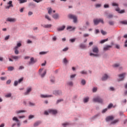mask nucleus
<instances>
[{"mask_svg":"<svg viewBox=\"0 0 127 127\" xmlns=\"http://www.w3.org/2000/svg\"><path fill=\"white\" fill-rule=\"evenodd\" d=\"M113 6H116L115 8V10L118 12V13H125V10H121L120 7H119V4L117 3H112Z\"/></svg>","mask_w":127,"mask_h":127,"instance_id":"f257e3e1","label":"nucleus"},{"mask_svg":"<svg viewBox=\"0 0 127 127\" xmlns=\"http://www.w3.org/2000/svg\"><path fill=\"white\" fill-rule=\"evenodd\" d=\"M93 101L94 103H98L101 105L104 104V99L99 96L93 98Z\"/></svg>","mask_w":127,"mask_h":127,"instance_id":"f03ea898","label":"nucleus"},{"mask_svg":"<svg viewBox=\"0 0 127 127\" xmlns=\"http://www.w3.org/2000/svg\"><path fill=\"white\" fill-rule=\"evenodd\" d=\"M126 75H127V73L126 72L119 74L118 77H119L120 78L117 79L118 82H121V81H124V80H125Z\"/></svg>","mask_w":127,"mask_h":127,"instance_id":"7ed1b4c3","label":"nucleus"},{"mask_svg":"<svg viewBox=\"0 0 127 127\" xmlns=\"http://www.w3.org/2000/svg\"><path fill=\"white\" fill-rule=\"evenodd\" d=\"M53 94L55 96H62V91L59 90H54L53 92Z\"/></svg>","mask_w":127,"mask_h":127,"instance_id":"20e7f679","label":"nucleus"},{"mask_svg":"<svg viewBox=\"0 0 127 127\" xmlns=\"http://www.w3.org/2000/svg\"><path fill=\"white\" fill-rule=\"evenodd\" d=\"M37 62V59H34V58L32 57L30 59V62H29V65H33Z\"/></svg>","mask_w":127,"mask_h":127,"instance_id":"39448f33","label":"nucleus"},{"mask_svg":"<svg viewBox=\"0 0 127 127\" xmlns=\"http://www.w3.org/2000/svg\"><path fill=\"white\" fill-rule=\"evenodd\" d=\"M7 4H8V6H6L5 7V8H6V9H9L10 7H13V4H12V1H9L8 2H7Z\"/></svg>","mask_w":127,"mask_h":127,"instance_id":"423d86ee","label":"nucleus"},{"mask_svg":"<svg viewBox=\"0 0 127 127\" xmlns=\"http://www.w3.org/2000/svg\"><path fill=\"white\" fill-rule=\"evenodd\" d=\"M49 114H51L52 115H57L58 114V112L56 110L54 109H49Z\"/></svg>","mask_w":127,"mask_h":127,"instance_id":"0eeeda50","label":"nucleus"},{"mask_svg":"<svg viewBox=\"0 0 127 127\" xmlns=\"http://www.w3.org/2000/svg\"><path fill=\"white\" fill-rule=\"evenodd\" d=\"M66 25H63L62 26L57 28V31H59V32H60V31H64Z\"/></svg>","mask_w":127,"mask_h":127,"instance_id":"6e6552de","label":"nucleus"},{"mask_svg":"<svg viewBox=\"0 0 127 127\" xmlns=\"http://www.w3.org/2000/svg\"><path fill=\"white\" fill-rule=\"evenodd\" d=\"M12 121H15V122H16V123H17V126L18 127H20V122H19V120H18V119H17V117H14L12 118Z\"/></svg>","mask_w":127,"mask_h":127,"instance_id":"1a4fd4ad","label":"nucleus"},{"mask_svg":"<svg viewBox=\"0 0 127 127\" xmlns=\"http://www.w3.org/2000/svg\"><path fill=\"white\" fill-rule=\"evenodd\" d=\"M6 21H8L9 22H15V21H16V18L8 17L6 19Z\"/></svg>","mask_w":127,"mask_h":127,"instance_id":"9d476101","label":"nucleus"},{"mask_svg":"<svg viewBox=\"0 0 127 127\" xmlns=\"http://www.w3.org/2000/svg\"><path fill=\"white\" fill-rule=\"evenodd\" d=\"M69 19H72L74 23H76L78 20V18L76 16H69Z\"/></svg>","mask_w":127,"mask_h":127,"instance_id":"9b49d317","label":"nucleus"},{"mask_svg":"<svg viewBox=\"0 0 127 127\" xmlns=\"http://www.w3.org/2000/svg\"><path fill=\"white\" fill-rule=\"evenodd\" d=\"M40 97L42 99H46V98H51V97H53V96L52 95H47L41 94Z\"/></svg>","mask_w":127,"mask_h":127,"instance_id":"f8f14e48","label":"nucleus"},{"mask_svg":"<svg viewBox=\"0 0 127 127\" xmlns=\"http://www.w3.org/2000/svg\"><path fill=\"white\" fill-rule=\"evenodd\" d=\"M114 119V116H108L106 118V122H110L111 121H113Z\"/></svg>","mask_w":127,"mask_h":127,"instance_id":"ddd939ff","label":"nucleus"},{"mask_svg":"<svg viewBox=\"0 0 127 127\" xmlns=\"http://www.w3.org/2000/svg\"><path fill=\"white\" fill-rule=\"evenodd\" d=\"M92 52L93 53H99V48H98V47H95L92 48Z\"/></svg>","mask_w":127,"mask_h":127,"instance_id":"4468645a","label":"nucleus"},{"mask_svg":"<svg viewBox=\"0 0 127 127\" xmlns=\"http://www.w3.org/2000/svg\"><path fill=\"white\" fill-rule=\"evenodd\" d=\"M108 78H109V75L107 74H105L101 78V80L102 81H107V80H108Z\"/></svg>","mask_w":127,"mask_h":127,"instance_id":"2eb2a0df","label":"nucleus"},{"mask_svg":"<svg viewBox=\"0 0 127 127\" xmlns=\"http://www.w3.org/2000/svg\"><path fill=\"white\" fill-rule=\"evenodd\" d=\"M31 91H32V88L31 87H29L27 89V91L25 92H24V94L25 95H29V93H30Z\"/></svg>","mask_w":127,"mask_h":127,"instance_id":"dca6fc26","label":"nucleus"},{"mask_svg":"<svg viewBox=\"0 0 127 127\" xmlns=\"http://www.w3.org/2000/svg\"><path fill=\"white\" fill-rule=\"evenodd\" d=\"M111 48H112V46L106 45L103 48V50L104 51H108V50H110V49Z\"/></svg>","mask_w":127,"mask_h":127,"instance_id":"f3484780","label":"nucleus"},{"mask_svg":"<svg viewBox=\"0 0 127 127\" xmlns=\"http://www.w3.org/2000/svg\"><path fill=\"white\" fill-rule=\"evenodd\" d=\"M41 26L44 27V28H51L52 27V24H45V25H41Z\"/></svg>","mask_w":127,"mask_h":127,"instance_id":"a211bd4d","label":"nucleus"},{"mask_svg":"<svg viewBox=\"0 0 127 127\" xmlns=\"http://www.w3.org/2000/svg\"><path fill=\"white\" fill-rule=\"evenodd\" d=\"M76 29V27H72V26H69L67 27L66 30H69V31H73V30H75Z\"/></svg>","mask_w":127,"mask_h":127,"instance_id":"6ab92c4d","label":"nucleus"},{"mask_svg":"<svg viewBox=\"0 0 127 127\" xmlns=\"http://www.w3.org/2000/svg\"><path fill=\"white\" fill-rule=\"evenodd\" d=\"M42 123V122H41V121H38L34 124V127H38L39 125H41Z\"/></svg>","mask_w":127,"mask_h":127,"instance_id":"aec40b11","label":"nucleus"},{"mask_svg":"<svg viewBox=\"0 0 127 127\" xmlns=\"http://www.w3.org/2000/svg\"><path fill=\"white\" fill-rule=\"evenodd\" d=\"M11 58L12 59H13L15 61H17V60H18V59H19V57L18 56H13V55L11 56Z\"/></svg>","mask_w":127,"mask_h":127,"instance_id":"412c9836","label":"nucleus"},{"mask_svg":"<svg viewBox=\"0 0 127 127\" xmlns=\"http://www.w3.org/2000/svg\"><path fill=\"white\" fill-rule=\"evenodd\" d=\"M63 63L64 64V65H67V64H68V60H67V58H64L63 60Z\"/></svg>","mask_w":127,"mask_h":127,"instance_id":"4be33fe9","label":"nucleus"},{"mask_svg":"<svg viewBox=\"0 0 127 127\" xmlns=\"http://www.w3.org/2000/svg\"><path fill=\"white\" fill-rule=\"evenodd\" d=\"M14 50V53L16 55H18V54L19 53V51H18V49L14 47L13 48Z\"/></svg>","mask_w":127,"mask_h":127,"instance_id":"5701e85b","label":"nucleus"},{"mask_svg":"<svg viewBox=\"0 0 127 127\" xmlns=\"http://www.w3.org/2000/svg\"><path fill=\"white\" fill-rule=\"evenodd\" d=\"M119 121L120 120L119 119H117L114 121H113L111 122L110 125H115L117 124V123H119Z\"/></svg>","mask_w":127,"mask_h":127,"instance_id":"b1692460","label":"nucleus"},{"mask_svg":"<svg viewBox=\"0 0 127 127\" xmlns=\"http://www.w3.org/2000/svg\"><path fill=\"white\" fill-rule=\"evenodd\" d=\"M90 56H94L95 57H99V56H100V55H99L98 54H94L92 53H90L89 54Z\"/></svg>","mask_w":127,"mask_h":127,"instance_id":"393cba45","label":"nucleus"},{"mask_svg":"<svg viewBox=\"0 0 127 127\" xmlns=\"http://www.w3.org/2000/svg\"><path fill=\"white\" fill-rule=\"evenodd\" d=\"M100 23V20L99 19H95L94 20V25H98V24Z\"/></svg>","mask_w":127,"mask_h":127,"instance_id":"a878e982","label":"nucleus"},{"mask_svg":"<svg viewBox=\"0 0 127 127\" xmlns=\"http://www.w3.org/2000/svg\"><path fill=\"white\" fill-rule=\"evenodd\" d=\"M121 24H124V25H127V20L120 21Z\"/></svg>","mask_w":127,"mask_h":127,"instance_id":"bb28decb","label":"nucleus"},{"mask_svg":"<svg viewBox=\"0 0 127 127\" xmlns=\"http://www.w3.org/2000/svg\"><path fill=\"white\" fill-rule=\"evenodd\" d=\"M79 47L81 49H85V48H86L87 47V46H86V45L83 44H80L79 45Z\"/></svg>","mask_w":127,"mask_h":127,"instance_id":"cd10ccee","label":"nucleus"},{"mask_svg":"<svg viewBox=\"0 0 127 127\" xmlns=\"http://www.w3.org/2000/svg\"><path fill=\"white\" fill-rule=\"evenodd\" d=\"M15 113H16V114L18 115V114H20L21 113H26V111H25V110H19V111H16Z\"/></svg>","mask_w":127,"mask_h":127,"instance_id":"c85d7f7f","label":"nucleus"},{"mask_svg":"<svg viewBox=\"0 0 127 127\" xmlns=\"http://www.w3.org/2000/svg\"><path fill=\"white\" fill-rule=\"evenodd\" d=\"M22 44L20 42H18L17 43L16 46L15 47V48H19V47H20L21 46Z\"/></svg>","mask_w":127,"mask_h":127,"instance_id":"c756f323","label":"nucleus"},{"mask_svg":"<svg viewBox=\"0 0 127 127\" xmlns=\"http://www.w3.org/2000/svg\"><path fill=\"white\" fill-rule=\"evenodd\" d=\"M66 85L67 86H70V87H72L73 84V82L72 81H69L68 82L66 83Z\"/></svg>","mask_w":127,"mask_h":127,"instance_id":"7c9ffc66","label":"nucleus"},{"mask_svg":"<svg viewBox=\"0 0 127 127\" xmlns=\"http://www.w3.org/2000/svg\"><path fill=\"white\" fill-rule=\"evenodd\" d=\"M41 78H44L45 75H46V70H45L42 74H40Z\"/></svg>","mask_w":127,"mask_h":127,"instance_id":"2f4dec72","label":"nucleus"},{"mask_svg":"<svg viewBox=\"0 0 127 127\" xmlns=\"http://www.w3.org/2000/svg\"><path fill=\"white\" fill-rule=\"evenodd\" d=\"M108 40H109V39H108V38L104 39V40H102L100 41V43H101V44H103V43H105V42H107V41H108Z\"/></svg>","mask_w":127,"mask_h":127,"instance_id":"473e14b6","label":"nucleus"},{"mask_svg":"<svg viewBox=\"0 0 127 127\" xmlns=\"http://www.w3.org/2000/svg\"><path fill=\"white\" fill-rule=\"evenodd\" d=\"M81 84L82 86H85V85H86V80L84 79H82L81 81Z\"/></svg>","mask_w":127,"mask_h":127,"instance_id":"72a5a7b5","label":"nucleus"},{"mask_svg":"<svg viewBox=\"0 0 127 127\" xmlns=\"http://www.w3.org/2000/svg\"><path fill=\"white\" fill-rule=\"evenodd\" d=\"M13 70H14V67L13 66H9L8 67V71H13Z\"/></svg>","mask_w":127,"mask_h":127,"instance_id":"f704fd0d","label":"nucleus"},{"mask_svg":"<svg viewBox=\"0 0 127 127\" xmlns=\"http://www.w3.org/2000/svg\"><path fill=\"white\" fill-rule=\"evenodd\" d=\"M48 9V12L49 14H51V13L52 12V8L51 7H49L47 8Z\"/></svg>","mask_w":127,"mask_h":127,"instance_id":"c9c22d12","label":"nucleus"},{"mask_svg":"<svg viewBox=\"0 0 127 127\" xmlns=\"http://www.w3.org/2000/svg\"><path fill=\"white\" fill-rule=\"evenodd\" d=\"M113 107H114V104H113L112 103H110L107 107V109H112Z\"/></svg>","mask_w":127,"mask_h":127,"instance_id":"e433bc0d","label":"nucleus"},{"mask_svg":"<svg viewBox=\"0 0 127 127\" xmlns=\"http://www.w3.org/2000/svg\"><path fill=\"white\" fill-rule=\"evenodd\" d=\"M98 91V87H94L92 88V92L93 93H96Z\"/></svg>","mask_w":127,"mask_h":127,"instance_id":"4c0bfd02","label":"nucleus"},{"mask_svg":"<svg viewBox=\"0 0 127 127\" xmlns=\"http://www.w3.org/2000/svg\"><path fill=\"white\" fill-rule=\"evenodd\" d=\"M29 38H32V39H34V40H36L37 39L36 36H34L33 35L29 36Z\"/></svg>","mask_w":127,"mask_h":127,"instance_id":"58836bf2","label":"nucleus"},{"mask_svg":"<svg viewBox=\"0 0 127 127\" xmlns=\"http://www.w3.org/2000/svg\"><path fill=\"white\" fill-rule=\"evenodd\" d=\"M109 25H115V21H109L108 22Z\"/></svg>","mask_w":127,"mask_h":127,"instance_id":"ea45409f","label":"nucleus"},{"mask_svg":"<svg viewBox=\"0 0 127 127\" xmlns=\"http://www.w3.org/2000/svg\"><path fill=\"white\" fill-rule=\"evenodd\" d=\"M79 30H85V29H87V26H83V28L79 27Z\"/></svg>","mask_w":127,"mask_h":127,"instance_id":"a19ab883","label":"nucleus"},{"mask_svg":"<svg viewBox=\"0 0 127 127\" xmlns=\"http://www.w3.org/2000/svg\"><path fill=\"white\" fill-rule=\"evenodd\" d=\"M80 73L82 75H87L88 74V72H87V71L84 70L80 71Z\"/></svg>","mask_w":127,"mask_h":127,"instance_id":"79ce46f5","label":"nucleus"},{"mask_svg":"<svg viewBox=\"0 0 127 127\" xmlns=\"http://www.w3.org/2000/svg\"><path fill=\"white\" fill-rule=\"evenodd\" d=\"M29 6H32V7H35V4L33 2H30L29 4Z\"/></svg>","mask_w":127,"mask_h":127,"instance_id":"37998d69","label":"nucleus"},{"mask_svg":"<svg viewBox=\"0 0 127 127\" xmlns=\"http://www.w3.org/2000/svg\"><path fill=\"white\" fill-rule=\"evenodd\" d=\"M84 103H88L89 102V97L85 98L83 100Z\"/></svg>","mask_w":127,"mask_h":127,"instance_id":"c03bdc74","label":"nucleus"},{"mask_svg":"<svg viewBox=\"0 0 127 127\" xmlns=\"http://www.w3.org/2000/svg\"><path fill=\"white\" fill-rule=\"evenodd\" d=\"M20 3H24V2H27V0H18Z\"/></svg>","mask_w":127,"mask_h":127,"instance_id":"a18cd8bd","label":"nucleus"},{"mask_svg":"<svg viewBox=\"0 0 127 127\" xmlns=\"http://www.w3.org/2000/svg\"><path fill=\"white\" fill-rule=\"evenodd\" d=\"M64 100L63 99H59L56 102V105H58L59 103H61V102H63Z\"/></svg>","mask_w":127,"mask_h":127,"instance_id":"49530a36","label":"nucleus"},{"mask_svg":"<svg viewBox=\"0 0 127 127\" xmlns=\"http://www.w3.org/2000/svg\"><path fill=\"white\" fill-rule=\"evenodd\" d=\"M29 105L31 107H34V106H35V103H32L31 102L29 101Z\"/></svg>","mask_w":127,"mask_h":127,"instance_id":"de8ad7c7","label":"nucleus"},{"mask_svg":"<svg viewBox=\"0 0 127 127\" xmlns=\"http://www.w3.org/2000/svg\"><path fill=\"white\" fill-rule=\"evenodd\" d=\"M120 64H115L113 65V67H114V68H118V67H120Z\"/></svg>","mask_w":127,"mask_h":127,"instance_id":"09e8293b","label":"nucleus"},{"mask_svg":"<svg viewBox=\"0 0 127 127\" xmlns=\"http://www.w3.org/2000/svg\"><path fill=\"white\" fill-rule=\"evenodd\" d=\"M69 41L71 42V43H73L76 41V38L70 39Z\"/></svg>","mask_w":127,"mask_h":127,"instance_id":"8fccbe9b","label":"nucleus"},{"mask_svg":"<svg viewBox=\"0 0 127 127\" xmlns=\"http://www.w3.org/2000/svg\"><path fill=\"white\" fill-rule=\"evenodd\" d=\"M99 114H96V115H95L94 116L92 117L91 119L92 120H95V119H97V118H98V117H99Z\"/></svg>","mask_w":127,"mask_h":127,"instance_id":"3c124183","label":"nucleus"},{"mask_svg":"<svg viewBox=\"0 0 127 127\" xmlns=\"http://www.w3.org/2000/svg\"><path fill=\"white\" fill-rule=\"evenodd\" d=\"M5 98H10L11 97V93H8L5 95Z\"/></svg>","mask_w":127,"mask_h":127,"instance_id":"603ef678","label":"nucleus"},{"mask_svg":"<svg viewBox=\"0 0 127 127\" xmlns=\"http://www.w3.org/2000/svg\"><path fill=\"white\" fill-rule=\"evenodd\" d=\"M40 55H44L47 54V52H41L39 53Z\"/></svg>","mask_w":127,"mask_h":127,"instance_id":"864d4df0","label":"nucleus"},{"mask_svg":"<svg viewBox=\"0 0 127 127\" xmlns=\"http://www.w3.org/2000/svg\"><path fill=\"white\" fill-rule=\"evenodd\" d=\"M50 82H51V83H53V84H54V83H55V77H53V79H50Z\"/></svg>","mask_w":127,"mask_h":127,"instance_id":"5fc2aeb1","label":"nucleus"},{"mask_svg":"<svg viewBox=\"0 0 127 127\" xmlns=\"http://www.w3.org/2000/svg\"><path fill=\"white\" fill-rule=\"evenodd\" d=\"M23 81V77H22L19 79V80L17 81L19 84H20V83H21V82H22Z\"/></svg>","mask_w":127,"mask_h":127,"instance_id":"6e6d98bb","label":"nucleus"},{"mask_svg":"<svg viewBox=\"0 0 127 127\" xmlns=\"http://www.w3.org/2000/svg\"><path fill=\"white\" fill-rule=\"evenodd\" d=\"M18 84H19V83H18V81H16V80L14 82V87H16L17 86V85H18Z\"/></svg>","mask_w":127,"mask_h":127,"instance_id":"4d7b16f0","label":"nucleus"},{"mask_svg":"<svg viewBox=\"0 0 127 127\" xmlns=\"http://www.w3.org/2000/svg\"><path fill=\"white\" fill-rule=\"evenodd\" d=\"M115 48H116L117 49H120L121 46L120 45L115 44Z\"/></svg>","mask_w":127,"mask_h":127,"instance_id":"13d9d810","label":"nucleus"},{"mask_svg":"<svg viewBox=\"0 0 127 127\" xmlns=\"http://www.w3.org/2000/svg\"><path fill=\"white\" fill-rule=\"evenodd\" d=\"M44 115H45L46 116H49V110H48V111H45V112L44 113Z\"/></svg>","mask_w":127,"mask_h":127,"instance_id":"bf43d9fd","label":"nucleus"},{"mask_svg":"<svg viewBox=\"0 0 127 127\" xmlns=\"http://www.w3.org/2000/svg\"><path fill=\"white\" fill-rule=\"evenodd\" d=\"M101 32L102 35H106V34H107V32H106V31H104L103 30H101Z\"/></svg>","mask_w":127,"mask_h":127,"instance_id":"052dcab7","label":"nucleus"},{"mask_svg":"<svg viewBox=\"0 0 127 127\" xmlns=\"http://www.w3.org/2000/svg\"><path fill=\"white\" fill-rule=\"evenodd\" d=\"M99 33H100V30H99V29H95V34H99Z\"/></svg>","mask_w":127,"mask_h":127,"instance_id":"680f3d73","label":"nucleus"},{"mask_svg":"<svg viewBox=\"0 0 127 127\" xmlns=\"http://www.w3.org/2000/svg\"><path fill=\"white\" fill-rule=\"evenodd\" d=\"M107 111H108V108H105L102 110V114H105V113H106V112H107Z\"/></svg>","mask_w":127,"mask_h":127,"instance_id":"e2e57ef3","label":"nucleus"},{"mask_svg":"<svg viewBox=\"0 0 127 127\" xmlns=\"http://www.w3.org/2000/svg\"><path fill=\"white\" fill-rule=\"evenodd\" d=\"M11 83V80L10 79H9L8 80H7L6 84L7 85H9V84H10Z\"/></svg>","mask_w":127,"mask_h":127,"instance_id":"0e129e2a","label":"nucleus"},{"mask_svg":"<svg viewBox=\"0 0 127 127\" xmlns=\"http://www.w3.org/2000/svg\"><path fill=\"white\" fill-rule=\"evenodd\" d=\"M45 18H46V19H48V20H49V21H51V18H50V17L45 16Z\"/></svg>","mask_w":127,"mask_h":127,"instance_id":"69168bd1","label":"nucleus"},{"mask_svg":"<svg viewBox=\"0 0 127 127\" xmlns=\"http://www.w3.org/2000/svg\"><path fill=\"white\" fill-rule=\"evenodd\" d=\"M76 77V74H72L70 75V78L73 79V78H75Z\"/></svg>","mask_w":127,"mask_h":127,"instance_id":"338daca9","label":"nucleus"},{"mask_svg":"<svg viewBox=\"0 0 127 127\" xmlns=\"http://www.w3.org/2000/svg\"><path fill=\"white\" fill-rule=\"evenodd\" d=\"M9 35L6 36L4 38V40H8L9 39Z\"/></svg>","mask_w":127,"mask_h":127,"instance_id":"774afa93","label":"nucleus"}]
</instances>
